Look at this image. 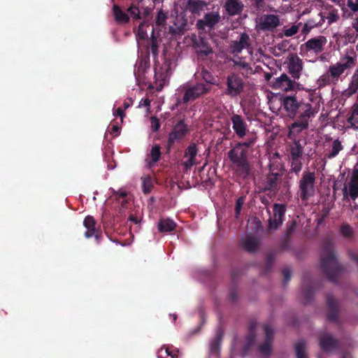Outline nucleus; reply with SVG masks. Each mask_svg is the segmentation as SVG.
I'll return each mask as SVG.
<instances>
[{
  "label": "nucleus",
  "mask_w": 358,
  "mask_h": 358,
  "mask_svg": "<svg viewBox=\"0 0 358 358\" xmlns=\"http://www.w3.org/2000/svg\"><path fill=\"white\" fill-rule=\"evenodd\" d=\"M303 294L304 296V300L306 303H310L313 298L314 292L312 287L308 286L307 287L303 288Z\"/></svg>",
  "instance_id": "45"
},
{
  "label": "nucleus",
  "mask_w": 358,
  "mask_h": 358,
  "mask_svg": "<svg viewBox=\"0 0 358 358\" xmlns=\"http://www.w3.org/2000/svg\"><path fill=\"white\" fill-rule=\"evenodd\" d=\"M161 148L159 145H155L150 151V156L151 157V161L148 162V166L150 167L155 163H157L161 157Z\"/></svg>",
  "instance_id": "37"
},
{
  "label": "nucleus",
  "mask_w": 358,
  "mask_h": 358,
  "mask_svg": "<svg viewBox=\"0 0 358 358\" xmlns=\"http://www.w3.org/2000/svg\"><path fill=\"white\" fill-rule=\"evenodd\" d=\"M210 87L203 83H197L192 85L185 90L182 101L183 103H187L190 101L195 100L200 96L208 93Z\"/></svg>",
  "instance_id": "13"
},
{
  "label": "nucleus",
  "mask_w": 358,
  "mask_h": 358,
  "mask_svg": "<svg viewBox=\"0 0 358 358\" xmlns=\"http://www.w3.org/2000/svg\"><path fill=\"white\" fill-rule=\"evenodd\" d=\"M170 76V68L167 64L156 65L155 67V78L156 83L162 90L168 82Z\"/></svg>",
  "instance_id": "18"
},
{
  "label": "nucleus",
  "mask_w": 358,
  "mask_h": 358,
  "mask_svg": "<svg viewBox=\"0 0 358 358\" xmlns=\"http://www.w3.org/2000/svg\"><path fill=\"white\" fill-rule=\"evenodd\" d=\"M328 306L327 319L332 322H337L338 319V306L334 296L328 295L327 297Z\"/></svg>",
  "instance_id": "25"
},
{
  "label": "nucleus",
  "mask_w": 358,
  "mask_h": 358,
  "mask_svg": "<svg viewBox=\"0 0 358 358\" xmlns=\"http://www.w3.org/2000/svg\"><path fill=\"white\" fill-rule=\"evenodd\" d=\"M253 143V140L238 143L227 152L233 171L237 177L243 180L248 179L252 172V166L248 157V148Z\"/></svg>",
  "instance_id": "1"
},
{
  "label": "nucleus",
  "mask_w": 358,
  "mask_h": 358,
  "mask_svg": "<svg viewBox=\"0 0 358 358\" xmlns=\"http://www.w3.org/2000/svg\"><path fill=\"white\" fill-rule=\"evenodd\" d=\"M320 267L329 281L336 282L338 276L343 271L335 252L334 243L331 237H326L322 241L320 255Z\"/></svg>",
  "instance_id": "2"
},
{
  "label": "nucleus",
  "mask_w": 358,
  "mask_h": 358,
  "mask_svg": "<svg viewBox=\"0 0 358 358\" xmlns=\"http://www.w3.org/2000/svg\"><path fill=\"white\" fill-rule=\"evenodd\" d=\"M286 205L282 203H274L273 206V215L268 220L270 229L279 228L284 222L286 213Z\"/></svg>",
  "instance_id": "11"
},
{
  "label": "nucleus",
  "mask_w": 358,
  "mask_h": 358,
  "mask_svg": "<svg viewBox=\"0 0 358 358\" xmlns=\"http://www.w3.org/2000/svg\"><path fill=\"white\" fill-rule=\"evenodd\" d=\"M327 18L328 19L329 23H332L338 20V16L336 13L331 12L329 13Z\"/></svg>",
  "instance_id": "58"
},
{
  "label": "nucleus",
  "mask_w": 358,
  "mask_h": 358,
  "mask_svg": "<svg viewBox=\"0 0 358 358\" xmlns=\"http://www.w3.org/2000/svg\"><path fill=\"white\" fill-rule=\"evenodd\" d=\"M208 3L204 0H187L185 6L187 11L194 16H200L207 8Z\"/></svg>",
  "instance_id": "20"
},
{
  "label": "nucleus",
  "mask_w": 358,
  "mask_h": 358,
  "mask_svg": "<svg viewBox=\"0 0 358 358\" xmlns=\"http://www.w3.org/2000/svg\"><path fill=\"white\" fill-rule=\"evenodd\" d=\"M348 94L352 95L358 92V69L354 73L348 89Z\"/></svg>",
  "instance_id": "40"
},
{
  "label": "nucleus",
  "mask_w": 358,
  "mask_h": 358,
  "mask_svg": "<svg viewBox=\"0 0 358 358\" xmlns=\"http://www.w3.org/2000/svg\"><path fill=\"white\" fill-rule=\"evenodd\" d=\"M317 83L318 85V88H323L327 85L336 84V82L332 77L330 76V73L327 72L322 75L318 78Z\"/></svg>",
  "instance_id": "36"
},
{
  "label": "nucleus",
  "mask_w": 358,
  "mask_h": 358,
  "mask_svg": "<svg viewBox=\"0 0 358 358\" xmlns=\"http://www.w3.org/2000/svg\"><path fill=\"white\" fill-rule=\"evenodd\" d=\"M343 149L344 146L342 145L341 141L339 139H336L332 142L330 150L326 154V157L328 159H333Z\"/></svg>",
  "instance_id": "33"
},
{
  "label": "nucleus",
  "mask_w": 358,
  "mask_h": 358,
  "mask_svg": "<svg viewBox=\"0 0 358 358\" xmlns=\"http://www.w3.org/2000/svg\"><path fill=\"white\" fill-rule=\"evenodd\" d=\"M234 66L239 68L240 71H241V73L243 76H248V75L252 74L253 73L252 68L250 64L245 61L240 60L234 62Z\"/></svg>",
  "instance_id": "38"
},
{
  "label": "nucleus",
  "mask_w": 358,
  "mask_h": 358,
  "mask_svg": "<svg viewBox=\"0 0 358 358\" xmlns=\"http://www.w3.org/2000/svg\"><path fill=\"white\" fill-rule=\"evenodd\" d=\"M233 281H235L240 275V271L238 269H233L231 273Z\"/></svg>",
  "instance_id": "62"
},
{
  "label": "nucleus",
  "mask_w": 358,
  "mask_h": 358,
  "mask_svg": "<svg viewBox=\"0 0 358 358\" xmlns=\"http://www.w3.org/2000/svg\"><path fill=\"white\" fill-rule=\"evenodd\" d=\"M306 342L303 340H300L295 344L296 358H308L306 351Z\"/></svg>",
  "instance_id": "39"
},
{
  "label": "nucleus",
  "mask_w": 358,
  "mask_h": 358,
  "mask_svg": "<svg viewBox=\"0 0 358 358\" xmlns=\"http://www.w3.org/2000/svg\"><path fill=\"white\" fill-rule=\"evenodd\" d=\"M348 6L354 12L358 11V0H348Z\"/></svg>",
  "instance_id": "56"
},
{
  "label": "nucleus",
  "mask_w": 358,
  "mask_h": 358,
  "mask_svg": "<svg viewBox=\"0 0 358 358\" xmlns=\"http://www.w3.org/2000/svg\"><path fill=\"white\" fill-rule=\"evenodd\" d=\"M357 54L353 50L347 52L340 58L338 64L345 70H350L354 68L357 64Z\"/></svg>",
  "instance_id": "27"
},
{
  "label": "nucleus",
  "mask_w": 358,
  "mask_h": 358,
  "mask_svg": "<svg viewBox=\"0 0 358 358\" xmlns=\"http://www.w3.org/2000/svg\"><path fill=\"white\" fill-rule=\"evenodd\" d=\"M257 327V322L255 320H251L249 323V335L247 337L248 341L250 343L255 341L256 338L255 330Z\"/></svg>",
  "instance_id": "43"
},
{
  "label": "nucleus",
  "mask_w": 358,
  "mask_h": 358,
  "mask_svg": "<svg viewBox=\"0 0 358 358\" xmlns=\"http://www.w3.org/2000/svg\"><path fill=\"white\" fill-rule=\"evenodd\" d=\"M164 350V352H165L166 356H167V357L169 356V357H171V358H178L177 353L173 352V351H171L169 348V347H163V348H162V349L160 350V353H162Z\"/></svg>",
  "instance_id": "55"
},
{
  "label": "nucleus",
  "mask_w": 358,
  "mask_h": 358,
  "mask_svg": "<svg viewBox=\"0 0 358 358\" xmlns=\"http://www.w3.org/2000/svg\"><path fill=\"white\" fill-rule=\"evenodd\" d=\"M189 132L190 129L185 120H178L168 135L167 149L169 150L176 143H181Z\"/></svg>",
  "instance_id": "6"
},
{
  "label": "nucleus",
  "mask_w": 358,
  "mask_h": 358,
  "mask_svg": "<svg viewBox=\"0 0 358 358\" xmlns=\"http://www.w3.org/2000/svg\"><path fill=\"white\" fill-rule=\"evenodd\" d=\"M301 101L298 100L296 96H285L282 98L283 109L290 118L296 117L299 107L302 104Z\"/></svg>",
  "instance_id": "16"
},
{
  "label": "nucleus",
  "mask_w": 358,
  "mask_h": 358,
  "mask_svg": "<svg viewBox=\"0 0 358 358\" xmlns=\"http://www.w3.org/2000/svg\"><path fill=\"white\" fill-rule=\"evenodd\" d=\"M202 78L208 84H214L215 83V78L211 74L210 72L206 69H203L201 73Z\"/></svg>",
  "instance_id": "48"
},
{
  "label": "nucleus",
  "mask_w": 358,
  "mask_h": 358,
  "mask_svg": "<svg viewBox=\"0 0 358 358\" xmlns=\"http://www.w3.org/2000/svg\"><path fill=\"white\" fill-rule=\"evenodd\" d=\"M115 116H120L121 117V120H123V117H124V110L119 107L116 109L115 112L114 113Z\"/></svg>",
  "instance_id": "61"
},
{
  "label": "nucleus",
  "mask_w": 358,
  "mask_h": 358,
  "mask_svg": "<svg viewBox=\"0 0 358 358\" xmlns=\"http://www.w3.org/2000/svg\"><path fill=\"white\" fill-rule=\"evenodd\" d=\"M127 10L134 19L140 20L141 18V12L138 7L134 4H131Z\"/></svg>",
  "instance_id": "46"
},
{
  "label": "nucleus",
  "mask_w": 358,
  "mask_h": 358,
  "mask_svg": "<svg viewBox=\"0 0 358 358\" xmlns=\"http://www.w3.org/2000/svg\"><path fill=\"white\" fill-rule=\"evenodd\" d=\"M221 17L217 11H212L206 13L202 19L197 20L196 26L199 30H209L215 29V25L220 21Z\"/></svg>",
  "instance_id": "12"
},
{
  "label": "nucleus",
  "mask_w": 358,
  "mask_h": 358,
  "mask_svg": "<svg viewBox=\"0 0 358 358\" xmlns=\"http://www.w3.org/2000/svg\"><path fill=\"white\" fill-rule=\"evenodd\" d=\"M196 52L199 56L207 57L213 53V49L208 42L201 38L199 43H196Z\"/></svg>",
  "instance_id": "31"
},
{
  "label": "nucleus",
  "mask_w": 358,
  "mask_h": 358,
  "mask_svg": "<svg viewBox=\"0 0 358 358\" xmlns=\"http://www.w3.org/2000/svg\"><path fill=\"white\" fill-rule=\"evenodd\" d=\"M282 275L284 276V284L286 285L291 279V271L289 268H284Z\"/></svg>",
  "instance_id": "57"
},
{
  "label": "nucleus",
  "mask_w": 358,
  "mask_h": 358,
  "mask_svg": "<svg viewBox=\"0 0 358 358\" xmlns=\"http://www.w3.org/2000/svg\"><path fill=\"white\" fill-rule=\"evenodd\" d=\"M198 153V148L195 143H191L185 151V157L188 158L183 165L186 169H190L195 164V157Z\"/></svg>",
  "instance_id": "26"
},
{
  "label": "nucleus",
  "mask_w": 358,
  "mask_h": 358,
  "mask_svg": "<svg viewBox=\"0 0 358 358\" xmlns=\"http://www.w3.org/2000/svg\"><path fill=\"white\" fill-rule=\"evenodd\" d=\"M232 127L236 134L239 138H243L246 135L247 124L243 118L238 114H234L231 117Z\"/></svg>",
  "instance_id": "22"
},
{
  "label": "nucleus",
  "mask_w": 358,
  "mask_h": 358,
  "mask_svg": "<svg viewBox=\"0 0 358 358\" xmlns=\"http://www.w3.org/2000/svg\"><path fill=\"white\" fill-rule=\"evenodd\" d=\"M295 82L291 80L285 73H282L280 77L275 79L273 87L275 90L279 89L284 92H288L293 89Z\"/></svg>",
  "instance_id": "23"
},
{
  "label": "nucleus",
  "mask_w": 358,
  "mask_h": 358,
  "mask_svg": "<svg viewBox=\"0 0 358 358\" xmlns=\"http://www.w3.org/2000/svg\"><path fill=\"white\" fill-rule=\"evenodd\" d=\"M340 233L345 238H351L353 234L352 227L347 223H343L340 227Z\"/></svg>",
  "instance_id": "44"
},
{
  "label": "nucleus",
  "mask_w": 358,
  "mask_h": 358,
  "mask_svg": "<svg viewBox=\"0 0 358 358\" xmlns=\"http://www.w3.org/2000/svg\"><path fill=\"white\" fill-rule=\"evenodd\" d=\"M150 102L151 101H150V100L148 98L143 99L140 101V104H139L138 107L141 108L142 106H145V107H148L149 108V107L150 106Z\"/></svg>",
  "instance_id": "60"
},
{
  "label": "nucleus",
  "mask_w": 358,
  "mask_h": 358,
  "mask_svg": "<svg viewBox=\"0 0 358 358\" xmlns=\"http://www.w3.org/2000/svg\"><path fill=\"white\" fill-rule=\"evenodd\" d=\"M113 13L117 22L127 23L129 21L128 15L122 11L120 6L116 4H114L113 6Z\"/></svg>",
  "instance_id": "32"
},
{
  "label": "nucleus",
  "mask_w": 358,
  "mask_h": 358,
  "mask_svg": "<svg viewBox=\"0 0 358 358\" xmlns=\"http://www.w3.org/2000/svg\"><path fill=\"white\" fill-rule=\"evenodd\" d=\"M259 244V238L251 234L246 235L241 240V247L248 252H255Z\"/></svg>",
  "instance_id": "24"
},
{
  "label": "nucleus",
  "mask_w": 358,
  "mask_h": 358,
  "mask_svg": "<svg viewBox=\"0 0 358 358\" xmlns=\"http://www.w3.org/2000/svg\"><path fill=\"white\" fill-rule=\"evenodd\" d=\"M342 192L344 201H355L358 198V169L353 170L348 185H344Z\"/></svg>",
  "instance_id": "9"
},
{
  "label": "nucleus",
  "mask_w": 358,
  "mask_h": 358,
  "mask_svg": "<svg viewBox=\"0 0 358 358\" xmlns=\"http://www.w3.org/2000/svg\"><path fill=\"white\" fill-rule=\"evenodd\" d=\"M289 73L294 79H299L303 70V61L296 54L290 53L287 57Z\"/></svg>",
  "instance_id": "17"
},
{
  "label": "nucleus",
  "mask_w": 358,
  "mask_h": 358,
  "mask_svg": "<svg viewBox=\"0 0 358 358\" xmlns=\"http://www.w3.org/2000/svg\"><path fill=\"white\" fill-rule=\"evenodd\" d=\"M280 24V17L274 14H264L261 16L259 29L263 31H273Z\"/></svg>",
  "instance_id": "15"
},
{
  "label": "nucleus",
  "mask_w": 358,
  "mask_h": 358,
  "mask_svg": "<svg viewBox=\"0 0 358 358\" xmlns=\"http://www.w3.org/2000/svg\"><path fill=\"white\" fill-rule=\"evenodd\" d=\"M316 177L315 172L304 171L299 181V196L302 201H307L315 195Z\"/></svg>",
  "instance_id": "4"
},
{
  "label": "nucleus",
  "mask_w": 358,
  "mask_h": 358,
  "mask_svg": "<svg viewBox=\"0 0 358 358\" xmlns=\"http://www.w3.org/2000/svg\"><path fill=\"white\" fill-rule=\"evenodd\" d=\"M345 71L338 64V62L330 65L328 70V72L330 73V76L332 77L336 83Z\"/></svg>",
  "instance_id": "35"
},
{
  "label": "nucleus",
  "mask_w": 358,
  "mask_h": 358,
  "mask_svg": "<svg viewBox=\"0 0 358 358\" xmlns=\"http://www.w3.org/2000/svg\"><path fill=\"white\" fill-rule=\"evenodd\" d=\"M318 111V104L313 106L310 102H302L297 114L298 119L292 124L289 134H298L303 130L308 129L310 120L315 117Z\"/></svg>",
  "instance_id": "3"
},
{
  "label": "nucleus",
  "mask_w": 358,
  "mask_h": 358,
  "mask_svg": "<svg viewBox=\"0 0 358 358\" xmlns=\"http://www.w3.org/2000/svg\"><path fill=\"white\" fill-rule=\"evenodd\" d=\"M296 228V223L295 222H292V224L287 228V235L291 236Z\"/></svg>",
  "instance_id": "63"
},
{
  "label": "nucleus",
  "mask_w": 358,
  "mask_h": 358,
  "mask_svg": "<svg viewBox=\"0 0 358 358\" xmlns=\"http://www.w3.org/2000/svg\"><path fill=\"white\" fill-rule=\"evenodd\" d=\"M250 45V37L248 34L242 33L238 41H233L229 45L230 52L234 55L241 53L245 48Z\"/></svg>",
  "instance_id": "19"
},
{
  "label": "nucleus",
  "mask_w": 358,
  "mask_h": 358,
  "mask_svg": "<svg viewBox=\"0 0 358 358\" xmlns=\"http://www.w3.org/2000/svg\"><path fill=\"white\" fill-rule=\"evenodd\" d=\"M168 19V13L163 9L160 8L157 11V14L155 19V23L157 27L164 26Z\"/></svg>",
  "instance_id": "41"
},
{
  "label": "nucleus",
  "mask_w": 358,
  "mask_h": 358,
  "mask_svg": "<svg viewBox=\"0 0 358 358\" xmlns=\"http://www.w3.org/2000/svg\"><path fill=\"white\" fill-rule=\"evenodd\" d=\"M177 224L171 218H161L157 224V229L160 233H167L174 231Z\"/></svg>",
  "instance_id": "30"
},
{
  "label": "nucleus",
  "mask_w": 358,
  "mask_h": 358,
  "mask_svg": "<svg viewBox=\"0 0 358 358\" xmlns=\"http://www.w3.org/2000/svg\"><path fill=\"white\" fill-rule=\"evenodd\" d=\"M227 87L224 94L231 98L240 95L244 91L245 83L243 80L235 73H230L226 80Z\"/></svg>",
  "instance_id": "7"
},
{
  "label": "nucleus",
  "mask_w": 358,
  "mask_h": 358,
  "mask_svg": "<svg viewBox=\"0 0 358 358\" xmlns=\"http://www.w3.org/2000/svg\"><path fill=\"white\" fill-rule=\"evenodd\" d=\"M299 31V27L297 25H292V27L289 28L285 27L284 29V34L287 37H290L296 34H297Z\"/></svg>",
  "instance_id": "50"
},
{
  "label": "nucleus",
  "mask_w": 358,
  "mask_h": 358,
  "mask_svg": "<svg viewBox=\"0 0 358 358\" xmlns=\"http://www.w3.org/2000/svg\"><path fill=\"white\" fill-rule=\"evenodd\" d=\"M303 147L299 140H294L289 148V162L290 164V173L299 176L303 168Z\"/></svg>",
  "instance_id": "5"
},
{
  "label": "nucleus",
  "mask_w": 358,
  "mask_h": 358,
  "mask_svg": "<svg viewBox=\"0 0 358 358\" xmlns=\"http://www.w3.org/2000/svg\"><path fill=\"white\" fill-rule=\"evenodd\" d=\"M96 222L92 216L88 215L85 218L83 224L87 229V231L85 233V236L86 238H89L94 236L96 239L98 240L99 236V231L96 228Z\"/></svg>",
  "instance_id": "28"
},
{
  "label": "nucleus",
  "mask_w": 358,
  "mask_h": 358,
  "mask_svg": "<svg viewBox=\"0 0 358 358\" xmlns=\"http://www.w3.org/2000/svg\"><path fill=\"white\" fill-rule=\"evenodd\" d=\"M145 26H147L145 22L141 23L138 26L137 36L141 39H145L148 36L146 31L144 30Z\"/></svg>",
  "instance_id": "53"
},
{
  "label": "nucleus",
  "mask_w": 358,
  "mask_h": 358,
  "mask_svg": "<svg viewBox=\"0 0 358 358\" xmlns=\"http://www.w3.org/2000/svg\"><path fill=\"white\" fill-rule=\"evenodd\" d=\"M151 127L153 131H157L160 127L159 120L156 117H151Z\"/></svg>",
  "instance_id": "54"
},
{
  "label": "nucleus",
  "mask_w": 358,
  "mask_h": 358,
  "mask_svg": "<svg viewBox=\"0 0 358 358\" xmlns=\"http://www.w3.org/2000/svg\"><path fill=\"white\" fill-rule=\"evenodd\" d=\"M224 8L229 15L234 16L242 13L244 5L241 0H227Z\"/></svg>",
  "instance_id": "29"
},
{
  "label": "nucleus",
  "mask_w": 358,
  "mask_h": 358,
  "mask_svg": "<svg viewBox=\"0 0 358 358\" xmlns=\"http://www.w3.org/2000/svg\"><path fill=\"white\" fill-rule=\"evenodd\" d=\"M150 49L154 57L158 55V43L157 38L154 36V29H152V35L151 36Z\"/></svg>",
  "instance_id": "47"
},
{
  "label": "nucleus",
  "mask_w": 358,
  "mask_h": 358,
  "mask_svg": "<svg viewBox=\"0 0 358 358\" xmlns=\"http://www.w3.org/2000/svg\"><path fill=\"white\" fill-rule=\"evenodd\" d=\"M243 205L242 198H238L236 203L235 211L236 214H239Z\"/></svg>",
  "instance_id": "59"
},
{
  "label": "nucleus",
  "mask_w": 358,
  "mask_h": 358,
  "mask_svg": "<svg viewBox=\"0 0 358 358\" xmlns=\"http://www.w3.org/2000/svg\"><path fill=\"white\" fill-rule=\"evenodd\" d=\"M128 220L129 221H131L134 224H139L141 222V220L136 217L133 214H131L129 216V218H128Z\"/></svg>",
  "instance_id": "64"
},
{
  "label": "nucleus",
  "mask_w": 358,
  "mask_h": 358,
  "mask_svg": "<svg viewBox=\"0 0 358 358\" xmlns=\"http://www.w3.org/2000/svg\"><path fill=\"white\" fill-rule=\"evenodd\" d=\"M320 345L323 351L329 352L338 348V342L331 334H322L319 337Z\"/></svg>",
  "instance_id": "21"
},
{
  "label": "nucleus",
  "mask_w": 358,
  "mask_h": 358,
  "mask_svg": "<svg viewBox=\"0 0 358 358\" xmlns=\"http://www.w3.org/2000/svg\"><path fill=\"white\" fill-rule=\"evenodd\" d=\"M142 189L145 194H149L153 188V182L150 176H145L141 178Z\"/></svg>",
  "instance_id": "42"
},
{
  "label": "nucleus",
  "mask_w": 358,
  "mask_h": 358,
  "mask_svg": "<svg viewBox=\"0 0 358 358\" xmlns=\"http://www.w3.org/2000/svg\"><path fill=\"white\" fill-rule=\"evenodd\" d=\"M150 67L149 57L141 59L138 66V71H142L143 73Z\"/></svg>",
  "instance_id": "52"
},
{
  "label": "nucleus",
  "mask_w": 358,
  "mask_h": 358,
  "mask_svg": "<svg viewBox=\"0 0 358 358\" xmlns=\"http://www.w3.org/2000/svg\"><path fill=\"white\" fill-rule=\"evenodd\" d=\"M327 40L324 36H319L317 37L308 39L306 43L302 44L300 47L301 50L308 53L319 55L324 50V46Z\"/></svg>",
  "instance_id": "8"
},
{
  "label": "nucleus",
  "mask_w": 358,
  "mask_h": 358,
  "mask_svg": "<svg viewBox=\"0 0 358 358\" xmlns=\"http://www.w3.org/2000/svg\"><path fill=\"white\" fill-rule=\"evenodd\" d=\"M347 122L350 124L349 127L358 129V103L355 104L351 109V114L347 118Z\"/></svg>",
  "instance_id": "34"
},
{
  "label": "nucleus",
  "mask_w": 358,
  "mask_h": 358,
  "mask_svg": "<svg viewBox=\"0 0 358 358\" xmlns=\"http://www.w3.org/2000/svg\"><path fill=\"white\" fill-rule=\"evenodd\" d=\"M282 176V172L268 173L264 183V192L269 191L273 196H275L279 190V184Z\"/></svg>",
  "instance_id": "14"
},
{
  "label": "nucleus",
  "mask_w": 358,
  "mask_h": 358,
  "mask_svg": "<svg viewBox=\"0 0 358 358\" xmlns=\"http://www.w3.org/2000/svg\"><path fill=\"white\" fill-rule=\"evenodd\" d=\"M263 328L265 334V339L263 343L259 345L258 351L263 357H268L272 353L274 331L272 327L268 324H264Z\"/></svg>",
  "instance_id": "10"
},
{
  "label": "nucleus",
  "mask_w": 358,
  "mask_h": 358,
  "mask_svg": "<svg viewBox=\"0 0 358 358\" xmlns=\"http://www.w3.org/2000/svg\"><path fill=\"white\" fill-rule=\"evenodd\" d=\"M274 258L275 254L273 252H270L266 255V264L264 268L265 272H268L271 269Z\"/></svg>",
  "instance_id": "49"
},
{
  "label": "nucleus",
  "mask_w": 358,
  "mask_h": 358,
  "mask_svg": "<svg viewBox=\"0 0 358 358\" xmlns=\"http://www.w3.org/2000/svg\"><path fill=\"white\" fill-rule=\"evenodd\" d=\"M269 173L272 172H282L283 164L280 162H273L269 164Z\"/></svg>",
  "instance_id": "51"
}]
</instances>
